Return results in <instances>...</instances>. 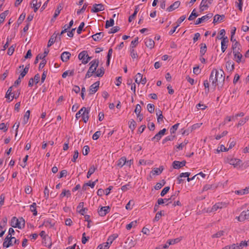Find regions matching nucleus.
<instances>
[{
  "label": "nucleus",
  "instance_id": "1",
  "mask_svg": "<svg viewBox=\"0 0 249 249\" xmlns=\"http://www.w3.org/2000/svg\"><path fill=\"white\" fill-rule=\"evenodd\" d=\"M219 74V71L216 69H213L211 73L209 81L212 82V84L214 86V89L218 85V76Z\"/></svg>",
  "mask_w": 249,
  "mask_h": 249
},
{
  "label": "nucleus",
  "instance_id": "2",
  "mask_svg": "<svg viewBox=\"0 0 249 249\" xmlns=\"http://www.w3.org/2000/svg\"><path fill=\"white\" fill-rule=\"evenodd\" d=\"M227 206V203L226 202H218L215 203L209 212H214L216 211L218 209H221L223 208L226 207Z\"/></svg>",
  "mask_w": 249,
  "mask_h": 249
},
{
  "label": "nucleus",
  "instance_id": "3",
  "mask_svg": "<svg viewBox=\"0 0 249 249\" xmlns=\"http://www.w3.org/2000/svg\"><path fill=\"white\" fill-rule=\"evenodd\" d=\"M13 239H15L14 237H12V236H9V235L7 236L5 239L3 243L2 246L3 248H8L10 246L13 245L12 243V240Z\"/></svg>",
  "mask_w": 249,
  "mask_h": 249
},
{
  "label": "nucleus",
  "instance_id": "4",
  "mask_svg": "<svg viewBox=\"0 0 249 249\" xmlns=\"http://www.w3.org/2000/svg\"><path fill=\"white\" fill-rule=\"evenodd\" d=\"M99 61L98 59H95L92 61H90L89 63L90 67L88 70L92 71H95V72L96 71L97 68L99 66Z\"/></svg>",
  "mask_w": 249,
  "mask_h": 249
},
{
  "label": "nucleus",
  "instance_id": "5",
  "mask_svg": "<svg viewBox=\"0 0 249 249\" xmlns=\"http://www.w3.org/2000/svg\"><path fill=\"white\" fill-rule=\"evenodd\" d=\"M100 81H98L92 84L89 87V94H93L95 93L99 89Z\"/></svg>",
  "mask_w": 249,
  "mask_h": 249
},
{
  "label": "nucleus",
  "instance_id": "6",
  "mask_svg": "<svg viewBox=\"0 0 249 249\" xmlns=\"http://www.w3.org/2000/svg\"><path fill=\"white\" fill-rule=\"evenodd\" d=\"M110 208L109 206L101 207L100 209H98V213L99 215L101 216H105L110 211Z\"/></svg>",
  "mask_w": 249,
  "mask_h": 249
},
{
  "label": "nucleus",
  "instance_id": "7",
  "mask_svg": "<svg viewBox=\"0 0 249 249\" xmlns=\"http://www.w3.org/2000/svg\"><path fill=\"white\" fill-rule=\"evenodd\" d=\"M213 15L212 13L208 14L200 18H198L196 21L195 24L198 25L201 24L203 22H205L207 20L213 17Z\"/></svg>",
  "mask_w": 249,
  "mask_h": 249
},
{
  "label": "nucleus",
  "instance_id": "8",
  "mask_svg": "<svg viewBox=\"0 0 249 249\" xmlns=\"http://www.w3.org/2000/svg\"><path fill=\"white\" fill-rule=\"evenodd\" d=\"M104 5L102 4H94L93 5L92 8L91 10L92 13H98L100 11L104 10Z\"/></svg>",
  "mask_w": 249,
  "mask_h": 249
},
{
  "label": "nucleus",
  "instance_id": "9",
  "mask_svg": "<svg viewBox=\"0 0 249 249\" xmlns=\"http://www.w3.org/2000/svg\"><path fill=\"white\" fill-rule=\"evenodd\" d=\"M186 163V161L184 160L181 161L175 160L172 163V166L173 168L178 169L183 166H184Z\"/></svg>",
  "mask_w": 249,
  "mask_h": 249
},
{
  "label": "nucleus",
  "instance_id": "10",
  "mask_svg": "<svg viewBox=\"0 0 249 249\" xmlns=\"http://www.w3.org/2000/svg\"><path fill=\"white\" fill-rule=\"evenodd\" d=\"M73 20L72 19L69 22V26H67V24H65L63 27V30H62L61 33L60 34H57V35L59 36V40H61L60 36H61L63 34H64V33H66L67 32H68V30L69 29H70L72 27V26L73 25Z\"/></svg>",
  "mask_w": 249,
  "mask_h": 249
},
{
  "label": "nucleus",
  "instance_id": "11",
  "mask_svg": "<svg viewBox=\"0 0 249 249\" xmlns=\"http://www.w3.org/2000/svg\"><path fill=\"white\" fill-rule=\"evenodd\" d=\"M11 226L13 228H18V229H22V227L19 222V220L16 216L12 217L11 221Z\"/></svg>",
  "mask_w": 249,
  "mask_h": 249
},
{
  "label": "nucleus",
  "instance_id": "12",
  "mask_svg": "<svg viewBox=\"0 0 249 249\" xmlns=\"http://www.w3.org/2000/svg\"><path fill=\"white\" fill-rule=\"evenodd\" d=\"M190 175V173L189 172H185V173H181L177 178L178 180V184H181L182 183L184 179H182V178H188Z\"/></svg>",
  "mask_w": 249,
  "mask_h": 249
},
{
  "label": "nucleus",
  "instance_id": "13",
  "mask_svg": "<svg viewBox=\"0 0 249 249\" xmlns=\"http://www.w3.org/2000/svg\"><path fill=\"white\" fill-rule=\"evenodd\" d=\"M125 244L127 245V247L131 248L135 245L136 242L132 236L128 237L125 241Z\"/></svg>",
  "mask_w": 249,
  "mask_h": 249
},
{
  "label": "nucleus",
  "instance_id": "14",
  "mask_svg": "<svg viewBox=\"0 0 249 249\" xmlns=\"http://www.w3.org/2000/svg\"><path fill=\"white\" fill-rule=\"evenodd\" d=\"M49 51L48 50H45L43 54H38L35 60L34 64H36L38 62L39 59H42V60H45L44 58L47 55V54L49 53Z\"/></svg>",
  "mask_w": 249,
  "mask_h": 249
},
{
  "label": "nucleus",
  "instance_id": "15",
  "mask_svg": "<svg viewBox=\"0 0 249 249\" xmlns=\"http://www.w3.org/2000/svg\"><path fill=\"white\" fill-rule=\"evenodd\" d=\"M144 43L147 47L151 49L154 47L155 42L152 39L150 38H146L144 40Z\"/></svg>",
  "mask_w": 249,
  "mask_h": 249
},
{
  "label": "nucleus",
  "instance_id": "16",
  "mask_svg": "<svg viewBox=\"0 0 249 249\" xmlns=\"http://www.w3.org/2000/svg\"><path fill=\"white\" fill-rule=\"evenodd\" d=\"M86 56H88V52L87 51H83L78 54V58L79 60H81L82 63L83 64H86V62H84V61H86Z\"/></svg>",
  "mask_w": 249,
  "mask_h": 249
},
{
  "label": "nucleus",
  "instance_id": "17",
  "mask_svg": "<svg viewBox=\"0 0 249 249\" xmlns=\"http://www.w3.org/2000/svg\"><path fill=\"white\" fill-rule=\"evenodd\" d=\"M71 56V54L69 52H64L62 53L61 54V59L64 62H67L70 58Z\"/></svg>",
  "mask_w": 249,
  "mask_h": 249
},
{
  "label": "nucleus",
  "instance_id": "18",
  "mask_svg": "<svg viewBox=\"0 0 249 249\" xmlns=\"http://www.w3.org/2000/svg\"><path fill=\"white\" fill-rule=\"evenodd\" d=\"M137 78H140V80L135 79V82L138 84L141 83L142 85H144L146 83V78H142V74L140 73L137 74Z\"/></svg>",
  "mask_w": 249,
  "mask_h": 249
},
{
  "label": "nucleus",
  "instance_id": "19",
  "mask_svg": "<svg viewBox=\"0 0 249 249\" xmlns=\"http://www.w3.org/2000/svg\"><path fill=\"white\" fill-rule=\"evenodd\" d=\"M225 18V16L224 15H220L216 14L213 17V23L215 24L217 22H222L224 20Z\"/></svg>",
  "mask_w": 249,
  "mask_h": 249
},
{
  "label": "nucleus",
  "instance_id": "20",
  "mask_svg": "<svg viewBox=\"0 0 249 249\" xmlns=\"http://www.w3.org/2000/svg\"><path fill=\"white\" fill-rule=\"evenodd\" d=\"M42 244L44 246L51 248L52 245L51 238L50 237H44L42 240Z\"/></svg>",
  "mask_w": 249,
  "mask_h": 249
},
{
  "label": "nucleus",
  "instance_id": "21",
  "mask_svg": "<svg viewBox=\"0 0 249 249\" xmlns=\"http://www.w3.org/2000/svg\"><path fill=\"white\" fill-rule=\"evenodd\" d=\"M104 36V33L103 32L97 33L93 35H92L91 37L95 41H99Z\"/></svg>",
  "mask_w": 249,
  "mask_h": 249
},
{
  "label": "nucleus",
  "instance_id": "22",
  "mask_svg": "<svg viewBox=\"0 0 249 249\" xmlns=\"http://www.w3.org/2000/svg\"><path fill=\"white\" fill-rule=\"evenodd\" d=\"M90 107H89V108L88 107L87 109L86 110V111L85 112H82V120L84 121V122L85 123H86L89 120V114L90 111Z\"/></svg>",
  "mask_w": 249,
  "mask_h": 249
},
{
  "label": "nucleus",
  "instance_id": "23",
  "mask_svg": "<svg viewBox=\"0 0 249 249\" xmlns=\"http://www.w3.org/2000/svg\"><path fill=\"white\" fill-rule=\"evenodd\" d=\"M180 4V2L179 1H176L173 4H171L169 7H168L166 10L168 12H171L174 10L178 8Z\"/></svg>",
  "mask_w": 249,
  "mask_h": 249
},
{
  "label": "nucleus",
  "instance_id": "24",
  "mask_svg": "<svg viewBox=\"0 0 249 249\" xmlns=\"http://www.w3.org/2000/svg\"><path fill=\"white\" fill-rule=\"evenodd\" d=\"M57 37V34L56 33H54V34L51 36L49 41L48 42L47 47H51L56 40Z\"/></svg>",
  "mask_w": 249,
  "mask_h": 249
},
{
  "label": "nucleus",
  "instance_id": "25",
  "mask_svg": "<svg viewBox=\"0 0 249 249\" xmlns=\"http://www.w3.org/2000/svg\"><path fill=\"white\" fill-rule=\"evenodd\" d=\"M240 50V48L239 47H238V49H237V51H236V53H233V54H234V59L235 60V61L237 62V63H240L241 62V59L242 57V54H241L240 53V52H239V50Z\"/></svg>",
  "mask_w": 249,
  "mask_h": 249
},
{
  "label": "nucleus",
  "instance_id": "26",
  "mask_svg": "<svg viewBox=\"0 0 249 249\" xmlns=\"http://www.w3.org/2000/svg\"><path fill=\"white\" fill-rule=\"evenodd\" d=\"M235 193L238 195H243L245 194H248L249 193V186L248 187H246L244 189L236 190L235 191Z\"/></svg>",
  "mask_w": 249,
  "mask_h": 249
},
{
  "label": "nucleus",
  "instance_id": "27",
  "mask_svg": "<svg viewBox=\"0 0 249 249\" xmlns=\"http://www.w3.org/2000/svg\"><path fill=\"white\" fill-rule=\"evenodd\" d=\"M104 73L105 69L103 67H101L96 71L94 76L101 77L104 75Z\"/></svg>",
  "mask_w": 249,
  "mask_h": 249
},
{
  "label": "nucleus",
  "instance_id": "28",
  "mask_svg": "<svg viewBox=\"0 0 249 249\" xmlns=\"http://www.w3.org/2000/svg\"><path fill=\"white\" fill-rule=\"evenodd\" d=\"M166 131V128L160 130L157 134L155 135V138H157V142L160 141L162 136H163Z\"/></svg>",
  "mask_w": 249,
  "mask_h": 249
},
{
  "label": "nucleus",
  "instance_id": "29",
  "mask_svg": "<svg viewBox=\"0 0 249 249\" xmlns=\"http://www.w3.org/2000/svg\"><path fill=\"white\" fill-rule=\"evenodd\" d=\"M139 10V5L135 6V10H134L133 14L132 15H131L130 16H129V17L128 18V22H131L133 20V19H134L135 18L136 15H137V13L138 12Z\"/></svg>",
  "mask_w": 249,
  "mask_h": 249
},
{
  "label": "nucleus",
  "instance_id": "30",
  "mask_svg": "<svg viewBox=\"0 0 249 249\" xmlns=\"http://www.w3.org/2000/svg\"><path fill=\"white\" fill-rule=\"evenodd\" d=\"M163 170V167L160 166L159 168H154L151 172L153 175H159L161 173Z\"/></svg>",
  "mask_w": 249,
  "mask_h": 249
},
{
  "label": "nucleus",
  "instance_id": "31",
  "mask_svg": "<svg viewBox=\"0 0 249 249\" xmlns=\"http://www.w3.org/2000/svg\"><path fill=\"white\" fill-rule=\"evenodd\" d=\"M226 67L227 70L232 71L234 69V64L231 61H228L226 62Z\"/></svg>",
  "mask_w": 249,
  "mask_h": 249
},
{
  "label": "nucleus",
  "instance_id": "32",
  "mask_svg": "<svg viewBox=\"0 0 249 249\" xmlns=\"http://www.w3.org/2000/svg\"><path fill=\"white\" fill-rule=\"evenodd\" d=\"M126 162V158L125 157H123L118 160L117 165L120 167H122L124 164H125Z\"/></svg>",
  "mask_w": 249,
  "mask_h": 249
},
{
  "label": "nucleus",
  "instance_id": "33",
  "mask_svg": "<svg viewBox=\"0 0 249 249\" xmlns=\"http://www.w3.org/2000/svg\"><path fill=\"white\" fill-rule=\"evenodd\" d=\"M97 169V167H95L94 165H92L90 168H89V170L88 171V172L87 173V177L88 178H89L91 175L94 173V172L95 171V170Z\"/></svg>",
  "mask_w": 249,
  "mask_h": 249
},
{
  "label": "nucleus",
  "instance_id": "34",
  "mask_svg": "<svg viewBox=\"0 0 249 249\" xmlns=\"http://www.w3.org/2000/svg\"><path fill=\"white\" fill-rule=\"evenodd\" d=\"M200 56H202L206 53L207 51V46L205 43H201L200 44Z\"/></svg>",
  "mask_w": 249,
  "mask_h": 249
},
{
  "label": "nucleus",
  "instance_id": "35",
  "mask_svg": "<svg viewBox=\"0 0 249 249\" xmlns=\"http://www.w3.org/2000/svg\"><path fill=\"white\" fill-rule=\"evenodd\" d=\"M114 24V20L113 18H110L109 20H107L106 21L105 28H108L110 27H112Z\"/></svg>",
  "mask_w": 249,
  "mask_h": 249
},
{
  "label": "nucleus",
  "instance_id": "36",
  "mask_svg": "<svg viewBox=\"0 0 249 249\" xmlns=\"http://www.w3.org/2000/svg\"><path fill=\"white\" fill-rule=\"evenodd\" d=\"M30 111L27 110L24 116L23 119V124H25L27 123L28 120L30 117Z\"/></svg>",
  "mask_w": 249,
  "mask_h": 249
},
{
  "label": "nucleus",
  "instance_id": "37",
  "mask_svg": "<svg viewBox=\"0 0 249 249\" xmlns=\"http://www.w3.org/2000/svg\"><path fill=\"white\" fill-rule=\"evenodd\" d=\"M25 16H26V14L24 13H22L19 16V17L18 18V21H17V23H18V25H17V28H18V27L19 26V25L21 24V23L22 22V21L24 20V19H25Z\"/></svg>",
  "mask_w": 249,
  "mask_h": 249
},
{
  "label": "nucleus",
  "instance_id": "38",
  "mask_svg": "<svg viewBox=\"0 0 249 249\" xmlns=\"http://www.w3.org/2000/svg\"><path fill=\"white\" fill-rule=\"evenodd\" d=\"M87 108L86 107H82L76 114L75 117L76 119H78L81 116H82V112H85Z\"/></svg>",
  "mask_w": 249,
  "mask_h": 249
},
{
  "label": "nucleus",
  "instance_id": "39",
  "mask_svg": "<svg viewBox=\"0 0 249 249\" xmlns=\"http://www.w3.org/2000/svg\"><path fill=\"white\" fill-rule=\"evenodd\" d=\"M62 9L61 6L59 5L58 6L57 8L55 10L54 14L53 16V18L52 19V21H53L55 19V18L59 15L60 14V11Z\"/></svg>",
  "mask_w": 249,
  "mask_h": 249
},
{
  "label": "nucleus",
  "instance_id": "40",
  "mask_svg": "<svg viewBox=\"0 0 249 249\" xmlns=\"http://www.w3.org/2000/svg\"><path fill=\"white\" fill-rule=\"evenodd\" d=\"M136 124V122L133 119H131L129 122V128L133 131L135 129Z\"/></svg>",
  "mask_w": 249,
  "mask_h": 249
},
{
  "label": "nucleus",
  "instance_id": "41",
  "mask_svg": "<svg viewBox=\"0 0 249 249\" xmlns=\"http://www.w3.org/2000/svg\"><path fill=\"white\" fill-rule=\"evenodd\" d=\"M36 207V204L35 202L33 203V204L30 205V210L32 212H33V215L34 216H36L37 214Z\"/></svg>",
  "mask_w": 249,
  "mask_h": 249
},
{
  "label": "nucleus",
  "instance_id": "42",
  "mask_svg": "<svg viewBox=\"0 0 249 249\" xmlns=\"http://www.w3.org/2000/svg\"><path fill=\"white\" fill-rule=\"evenodd\" d=\"M71 194L69 190H66L65 189L63 190L62 192L60 195V196L61 197H63L65 196H66L67 197H69L71 196Z\"/></svg>",
  "mask_w": 249,
  "mask_h": 249
},
{
  "label": "nucleus",
  "instance_id": "43",
  "mask_svg": "<svg viewBox=\"0 0 249 249\" xmlns=\"http://www.w3.org/2000/svg\"><path fill=\"white\" fill-rule=\"evenodd\" d=\"M222 249H239V246L238 244H233L231 245H228L224 247Z\"/></svg>",
  "mask_w": 249,
  "mask_h": 249
},
{
  "label": "nucleus",
  "instance_id": "44",
  "mask_svg": "<svg viewBox=\"0 0 249 249\" xmlns=\"http://www.w3.org/2000/svg\"><path fill=\"white\" fill-rule=\"evenodd\" d=\"M227 162L235 167L236 159H232L231 156L227 157Z\"/></svg>",
  "mask_w": 249,
  "mask_h": 249
},
{
  "label": "nucleus",
  "instance_id": "45",
  "mask_svg": "<svg viewBox=\"0 0 249 249\" xmlns=\"http://www.w3.org/2000/svg\"><path fill=\"white\" fill-rule=\"evenodd\" d=\"M42 225L46 227H49L50 228H52L54 226V223H52L51 220H47L44 221Z\"/></svg>",
  "mask_w": 249,
  "mask_h": 249
},
{
  "label": "nucleus",
  "instance_id": "46",
  "mask_svg": "<svg viewBox=\"0 0 249 249\" xmlns=\"http://www.w3.org/2000/svg\"><path fill=\"white\" fill-rule=\"evenodd\" d=\"M198 16V14L196 12V9H194L190 16L188 18L189 20H194Z\"/></svg>",
  "mask_w": 249,
  "mask_h": 249
},
{
  "label": "nucleus",
  "instance_id": "47",
  "mask_svg": "<svg viewBox=\"0 0 249 249\" xmlns=\"http://www.w3.org/2000/svg\"><path fill=\"white\" fill-rule=\"evenodd\" d=\"M181 240V238H177L176 239H171L168 240V243L171 245L178 243Z\"/></svg>",
  "mask_w": 249,
  "mask_h": 249
},
{
  "label": "nucleus",
  "instance_id": "48",
  "mask_svg": "<svg viewBox=\"0 0 249 249\" xmlns=\"http://www.w3.org/2000/svg\"><path fill=\"white\" fill-rule=\"evenodd\" d=\"M179 125V123H177V124H174V125H173L171 127V128L170 129V132L171 134H174L176 133V131L178 129Z\"/></svg>",
  "mask_w": 249,
  "mask_h": 249
},
{
  "label": "nucleus",
  "instance_id": "49",
  "mask_svg": "<svg viewBox=\"0 0 249 249\" xmlns=\"http://www.w3.org/2000/svg\"><path fill=\"white\" fill-rule=\"evenodd\" d=\"M137 220H135V221H132L129 224L126 225V229L127 230H130L132 227H135L137 225Z\"/></svg>",
  "mask_w": 249,
  "mask_h": 249
},
{
  "label": "nucleus",
  "instance_id": "50",
  "mask_svg": "<svg viewBox=\"0 0 249 249\" xmlns=\"http://www.w3.org/2000/svg\"><path fill=\"white\" fill-rule=\"evenodd\" d=\"M189 142L188 140H185L183 142L181 143L178 145H176V147L178 150H182L183 147L185 146Z\"/></svg>",
  "mask_w": 249,
  "mask_h": 249
},
{
  "label": "nucleus",
  "instance_id": "51",
  "mask_svg": "<svg viewBox=\"0 0 249 249\" xmlns=\"http://www.w3.org/2000/svg\"><path fill=\"white\" fill-rule=\"evenodd\" d=\"M176 197V194L172 195L170 198H164L165 202H167L166 204V205H168L170 203L172 202V201L174 200Z\"/></svg>",
  "mask_w": 249,
  "mask_h": 249
},
{
  "label": "nucleus",
  "instance_id": "52",
  "mask_svg": "<svg viewBox=\"0 0 249 249\" xmlns=\"http://www.w3.org/2000/svg\"><path fill=\"white\" fill-rule=\"evenodd\" d=\"M219 74L218 76V78H219V80H221L223 83L225 81V77L223 76V74H224V71L222 70H220V71H219Z\"/></svg>",
  "mask_w": 249,
  "mask_h": 249
},
{
  "label": "nucleus",
  "instance_id": "53",
  "mask_svg": "<svg viewBox=\"0 0 249 249\" xmlns=\"http://www.w3.org/2000/svg\"><path fill=\"white\" fill-rule=\"evenodd\" d=\"M12 88L13 86H11L9 88L7 91L6 93L5 98L10 99V96L13 94V93L12 92Z\"/></svg>",
  "mask_w": 249,
  "mask_h": 249
},
{
  "label": "nucleus",
  "instance_id": "54",
  "mask_svg": "<svg viewBox=\"0 0 249 249\" xmlns=\"http://www.w3.org/2000/svg\"><path fill=\"white\" fill-rule=\"evenodd\" d=\"M225 35V31L224 29L221 30L219 33L218 36L216 37L218 39H221Z\"/></svg>",
  "mask_w": 249,
  "mask_h": 249
},
{
  "label": "nucleus",
  "instance_id": "55",
  "mask_svg": "<svg viewBox=\"0 0 249 249\" xmlns=\"http://www.w3.org/2000/svg\"><path fill=\"white\" fill-rule=\"evenodd\" d=\"M139 38L138 37H136L134 40H132L131 42L130 47L131 49H133L136 45H137L139 43L138 41Z\"/></svg>",
  "mask_w": 249,
  "mask_h": 249
},
{
  "label": "nucleus",
  "instance_id": "56",
  "mask_svg": "<svg viewBox=\"0 0 249 249\" xmlns=\"http://www.w3.org/2000/svg\"><path fill=\"white\" fill-rule=\"evenodd\" d=\"M7 218L6 217H3L2 221L0 223V229H2L5 227L7 224Z\"/></svg>",
  "mask_w": 249,
  "mask_h": 249
},
{
  "label": "nucleus",
  "instance_id": "57",
  "mask_svg": "<svg viewBox=\"0 0 249 249\" xmlns=\"http://www.w3.org/2000/svg\"><path fill=\"white\" fill-rule=\"evenodd\" d=\"M170 190V187L169 186H166L164 187L162 190L161 191L160 193V196H164Z\"/></svg>",
  "mask_w": 249,
  "mask_h": 249
},
{
  "label": "nucleus",
  "instance_id": "58",
  "mask_svg": "<svg viewBox=\"0 0 249 249\" xmlns=\"http://www.w3.org/2000/svg\"><path fill=\"white\" fill-rule=\"evenodd\" d=\"M89 236H86V233L84 232L82 234V243L83 244H85L89 240Z\"/></svg>",
  "mask_w": 249,
  "mask_h": 249
},
{
  "label": "nucleus",
  "instance_id": "59",
  "mask_svg": "<svg viewBox=\"0 0 249 249\" xmlns=\"http://www.w3.org/2000/svg\"><path fill=\"white\" fill-rule=\"evenodd\" d=\"M16 47V45H12L10 48H9L8 51H7V54L9 55H11L14 53V52L15 51V48Z\"/></svg>",
  "mask_w": 249,
  "mask_h": 249
},
{
  "label": "nucleus",
  "instance_id": "60",
  "mask_svg": "<svg viewBox=\"0 0 249 249\" xmlns=\"http://www.w3.org/2000/svg\"><path fill=\"white\" fill-rule=\"evenodd\" d=\"M240 45V43L237 41H236L234 42V43L232 45V49L233 50V53H236V51H237L236 48Z\"/></svg>",
  "mask_w": 249,
  "mask_h": 249
},
{
  "label": "nucleus",
  "instance_id": "61",
  "mask_svg": "<svg viewBox=\"0 0 249 249\" xmlns=\"http://www.w3.org/2000/svg\"><path fill=\"white\" fill-rule=\"evenodd\" d=\"M154 108L155 106L153 104H148L147 106V110L150 113H152L154 112Z\"/></svg>",
  "mask_w": 249,
  "mask_h": 249
},
{
  "label": "nucleus",
  "instance_id": "62",
  "mask_svg": "<svg viewBox=\"0 0 249 249\" xmlns=\"http://www.w3.org/2000/svg\"><path fill=\"white\" fill-rule=\"evenodd\" d=\"M224 231H220L217 232L216 233L212 235L213 238H219L221 236L223 235Z\"/></svg>",
  "mask_w": 249,
  "mask_h": 249
},
{
  "label": "nucleus",
  "instance_id": "63",
  "mask_svg": "<svg viewBox=\"0 0 249 249\" xmlns=\"http://www.w3.org/2000/svg\"><path fill=\"white\" fill-rule=\"evenodd\" d=\"M130 55L132 59L138 57L137 53L133 49H130Z\"/></svg>",
  "mask_w": 249,
  "mask_h": 249
},
{
  "label": "nucleus",
  "instance_id": "64",
  "mask_svg": "<svg viewBox=\"0 0 249 249\" xmlns=\"http://www.w3.org/2000/svg\"><path fill=\"white\" fill-rule=\"evenodd\" d=\"M89 152V147L88 145H85L83 149V154L87 155Z\"/></svg>",
  "mask_w": 249,
  "mask_h": 249
}]
</instances>
